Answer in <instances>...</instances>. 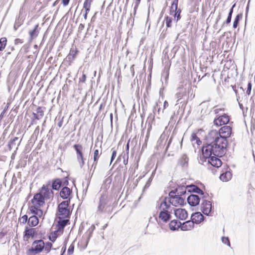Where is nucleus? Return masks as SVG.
<instances>
[{"label":"nucleus","instance_id":"17","mask_svg":"<svg viewBox=\"0 0 255 255\" xmlns=\"http://www.w3.org/2000/svg\"><path fill=\"white\" fill-rule=\"evenodd\" d=\"M191 220L194 224H198L204 220V216L200 212H196L192 214Z\"/></svg>","mask_w":255,"mask_h":255},{"label":"nucleus","instance_id":"12","mask_svg":"<svg viewBox=\"0 0 255 255\" xmlns=\"http://www.w3.org/2000/svg\"><path fill=\"white\" fill-rule=\"evenodd\" d=\"M107 204V195L106 193H103L100 198L98 206L97 207V213H101Z\"/></svg>","mask_w":255,"mask_h":255},{"label":"nucleus","instance_id":"10","mask_svg":"<svg viewBox=\"0 0 255 255\" xmlns=\"http://www.w3.org/2000/svg\"><path fill=\"white\" fill-rule=\"evenodd\" d=\"M31 203L37 207H40L45 204V199L39 193L35 194L31 199Z\"/></svg>","mask_w":255,"mask_h":255},{"label":"nucleus","instance_id":"40","mask_svg":"<svg viewBox=\"0 0 255 255\" xmlns=\"http://www.w3.org/2000/svg\"><path fill=\"white\" fill-rule=\"evenodd\" d=\"M39 207H37L34 205H32L29 207V210L30 212L33 214V215H36V211H37L38 208Z\"/></svg>","mask_w":255,"mask_h":255},{"label":"nucleus","instance_id":"49","mask_svg":"<svg viewBox=\"0 0 255 255\" xmlns=\"http://www.w3.org/2000/svg\"><path fill=\"white\" fill-rule=\"evenodd\" d=\"M224 109L223 108H218L217 106H216L215 107H214V112L215 113V114H218L220 111H224Z\"/></svg>","mask_w":255,"mask_h":255},{"label":"nucleus","instance_id":"41","mask_svg":"<svg viewBox=\"0 0 255 255\" xmlns=\"http://www.w3.org/2000/svg\"><path fill=\"white\" fill-rule=\"evenodd\" d=\"M100 157L99 151L98 149H95L94 152V157L93 159L94 161H97Z\"/></svg>","mask_w":255,"mask_h":255},{"label":"nucleus","instance_id":"25","mask_svg":"<svg viewBox=\"0 0 255 255\" xmlns=\"http://www.w3.org/2000/svg\"><path fill=\"white\" fill-rule=\"evenodd\" d=\"M39 219L36 216L32 215L28 220L27 224L30 227H35L38 225Z\"/></svg>","mask_w":255,"mask_h":255},{"label":"nucleus","instance_id":"57","mask_svg":"<svg viewBox=\"0 0 255 255\" xmlns=\"http://www.w3.org/2000/svg\"><path fill=\"white\" fill-rule=\"evenodd\" d=\"M140 2H137V1L135 0L134 1V14H135L136 12V9L137 8L138 5Z\"/></svg>","mask_w":255,"mask_h":255},{"label":"nucleus","instance_id":"4","mask_svg":"<svg viewBox=\"0 0 255 255\" xmlns=\"http://www.w3.org/2000/svg\"><path fill=\"white\" fill-rule=\"evenodd\" d=\"M69 205V201H64L58 206V219L69 218L70 215V210L68 208Z\"/></svg>","mask_w":255,"mask_h":255},{"label":"nucleus","instance_id":"29","mask_svg":"<svg viewBox=\"0 0 255 255\" xmlns=\"http://www.w3.org/2000/svg\"><path fill=\"white\" fill-rule=\"evenodd\" d=\"M186 189L187 187L185 186L179 187L178 188L176 189L174 192L178 195H179L180 197H182L186 193Z\"/></svg>","mask_w":255,"mask_h":255},{"label":"nucleus","instance_id":"54","mask_svg":"<svg viewBox=\"0 0 255 255\" xmlns=\"http://www.w3.org/2000/svg\"><path fill=\"white\" fill-rule=\"evenodd\" d=\"M231 19H232V17L231 16H228L227 17V18L226 20V21L223 23V25H222V27L225 24H229L230 22H231Z\"/></svg>","mask_w":255,"mask_h":255},{"label":"nucleus","instance_id":"64","mask_svg":"<svg viewBox=\"0 0 255 255\" xmlns=\"http://www.w3.org/2000/svg\"><path fill=\"white\" fill-rule=\"evenodd\" d=\"M4 113H5V110H3L1 112V113L0 114V121L2 120V119L3 117V115L4 114Z\"/></svg>","mask_w":255,"mask_h":255},{"label":"nucleus","instance_id":"23","mask_svg":"<svg viewBox=\"0 0 255 255\" xmlns=\"http://www.w3.org/2000/svg\"><path fill=\"white\" fill-rule=\"evenodd\" d=\"M189 159L186 154H183L179 159L178 164L182 168H186L188 166Z\"/></svg>","mask_w":255,"mask_h":255},{"label":"nucleus","instance_id":"46","mask_svg":"<svg viewBox=\"0 0 255 255\" xmlns=\"http://www.w3.org/2000/svg\"><path fill=\"white\" fill-rule=\"evenodd\" d=\"M43 214V211L40 209V208H38L37 211H36V215L37 218H41Z\"/></svg>","mask_w":255,"mask_h":255},{"label":"nucleus","instance_id":"9","mask_svg":"<svg viewBox=\"0 0 255 255\" xmlns=\"http://www.w3.org/2000/svg\"><path fill=\"white\" fill-rule=\"evenodd\" d=\"M202 199L201 211L205 215L209 216L211 215L212 211V204L210 201L206 200L205 198Z\"/></svg>","mask_w":255,"mask_h":255},{"label":"nucleus","instance_id":"45","mask_svg":"<svg viewBox=\"0 0 255 255\" xmlns=\"http://www.w3.org/2000/svg\"><path fill=\"white\" fill-rule=\"evenodd\" d=\"M252 87V83L251 82H249L248 84V88H247V90L246 91V94L248 95H250L251 94Z\"/></svg>","mask_w":255,"mask_h":255},{"label":"nucleus","instance_id":"32","mask_svg":"<svg viewBox=\"0 0 255 255\" xmlns=\"http://www.w3.org/2000/svg\"><path fill=\"white\" fill-rule=\"evenodd\" d=\"M7 43L6 37H1L0 39V51H2L5 47Z\"/></svg>","mask_w":255,"mask_h":255},{"label":"nucleus","instance_id":"18","mask_svg":"<svg viewBox=\"0 0 255 255\" xmlns=\"http://www.w3.org/2000/svg\"><path fill=\"white\" fill-rule=\"evenodd\" d=\"M21 140L22 138L19 140L18 137H14L13 138L10 139L7 145L9 150H11L13 148L15 147L16 145L18 146L20 144Z\"/></svg>","mask_w":255,"mask_h":255},{"label":"nucleus","instance_id":"63","mask_svg":"<svg viewBox=\"0 0 255 255\" xmlns=\"http://www.w3.org/2000/svg\"><path fill=\"white\" fill-rule=\"evenodd\" d=\"M39 126H37L36 128L35 129V130L34 131V134H36V133H38V132H39Z\"/></svg>","mask_w":255,"mask_h":255},{"label":"nucleus","instance_id":"38","mask_svg":"<svg viewBox=\"0 0 255 255\" xmlns=\"http://www.w3.org/2000/svg\"><path fill=\"white\" fill-rule=\"evenodd\" d=\"M165 21L166 25L167 27H171V23L172 21V18L171 17H168L167 16L165 18Z\"/></svg>","mask_w":255,"mask_h":255},{"label":"nucleus","instance_id":"61","mask_svg":"<svg viewBox=\"0 0 255 255\" xmlns=\"http://www.w3.org/2000/svg\"><path fill=\"white\" fill-rule=\"evenodd\" d=\"M63 118H62V119L60 121V122L58 123V126L59 127V128H61L62 127V125H63Z\"/></svg>","mask_w":255,"mask_h":255},{"label":"nucleus","instance_id":"50","mask_svg":"<svg viewBox=\"0 0 255 255\" xmlns=\"http://www.w3.org/2000/svg\"><path fill=\"white\" fill-rule=\"evenodd\" d=\"M32 116H33V117L32 118V121H34V120H38L41 119L40 117H38V115L36 113H32Z\"/></svg>","mask_w":255,"mask_h":255},{"label":"nucleus","instance_id":"7","mask_svg":"<svg viewBox=\"0 0 255 255\" xmlns=\"http://www.w3.org/2000/svg\"><path fill=\"white\" fill-rule=\"evenodd\" d=\"M44 248V242L42 240L34 241L32 244V247L28 250V252H34L35 254L41 252Z\"/></svg>","mask_w":255,"mask_h":255},{"label":"nucleus","instance_id":"14","mask_svg":"<svg viewBox=\"0 0 255 255\" xmlns=\"http://www.w3.org/2000/svg\"><path fill=\"white\" fill-rule=\"evenodd\" d=\"M174 212L176 217L181 220H184L188 217L187 212L184 209H176Z\"/></svg>","mask_w":255,"mask_h":255},{"label":"nucleus","instance_id":"37","mask_svg":"<svg viewBox=\"0 0 255 255\" xmlns=\"http://www.w3.org/2000/svg\"><path fill=\"white\" fill-rule=\"evenodd\" d=\"M28 216L26 215H24L20 218L18 220L19 222L21 224H25L26 222H28Z\"/></svg>","mask_w":255,"mask_h":255},{"label":"nucleus","instance_id":"56","mask_svg":"<svg viewBox=\"0 0 255 255\" xmlns=\"http://www.w3.org/2000/svg\"><path fill=\"white\" fill-rule=\"evenodd\" d=\"M235 6H236V3H234L232 5L231 8L230 9L229 12L228 13V16H230L232 17V14H233V9L235 7Z\"/></svg>","mask_w":255,"mask_h":255},{"label":"nucleus","instance_id":"44","mask_svg":"<svg viewBox=\"0 0 255 255\" xmlns=\"http://www.w3.org/2000/svg\"><path fill=\"white\" fill-rule=\"evenodd\" d=\"M222 241L224 244H227L229 247L230 246V243L228 237H222Z\"/></svg>","mask_w":255,"mask_h":255},{"label":"nucleus","instance_id":"1","mask_svg":"<svg viewBox=\"0 0 255 255\" xmlns=\"http://www.w3.org/2000/svg\"><path fill=\"white\" fill-rule=\"evenodd\" d=\"M232 128L230 126H225L222 127L217 131L212 130L209 132L207 135V140L210 143L216 145L214 151L218 154H222L227 149L228 142L227 138L231 136Z\"/></svg>","mask_w":255,"mask_h":255},{"label":"nucleus","instance_id":"3","mask_svg":"<svg viewBox=\"0 0 255 255\" xmlns=\"http://www.w3.org/2000/svg\"><path fill=\"white\" fill-rule=\"evenodd\" d=\"M167 198H164L162 200L160 199V202L156 206V208L160 210L159 214V219L164 223H167L171 218V215L167 210L170 208V205L167 202Z\"/></svg>","mask_w":255,"mask_h":255},{"label":"nucleus","instance_id":"39","mask_svg":"<svg viewBox=\"0 0 255 255\" xmlns=\"http://www.w3.org/2000/svg\"><path fill=\"white\" fill-rule=\"evenodd\" d=\"M52 247V243H51L50 242H47L45 244V245L44 244V249H45V251L46 252V253H48L50 251Z\"/></svg>","mask_w":255,"mask_h":255},{"label":"nucleus","instance_id":"6","mask_svg":"<svg viewBox=\"0 0 255 255\" xmlns=\"http://www.w3.org/2000/svg\"><path fill=\"white\" fill-rule=\"evenodd\" d=\"M73 148L76 151L77 160L81 168L85 164V159L83 153V146L81 144H76L73 145Z\"/></svg>","mask_w":255,"mask_h":255},{"label":"nucleus","instance_id":"43","mask_svg":"<svg viewBox=\"0 0 255 255\" xmlns=\"http://www.w3.org/2000/svg\"><path fill=\"white\" fill-rule=\"evenodd\" d=\"M95 229V227L92 225L88 229L87 233H89V237L90 238L92 234L93 231Z\"/></svg>","mask_w":255,"mask_h":255},{"label":"nucleus","instance_id":"58","mask_svg":"<svg viewBox=\"0 0 255 255\" xmlns=\"http://www.w3.org/2000/svg\"><path fill=\"white\" fill-rule=\"evenodd\" d=\"M56 237L55 235L50 236L49 239L52 242H54L56 240Z\"/></svg>","mask_w":255,"mask_h":255},{"label":"nucleus","instance_id":"60","mask_svg":"<svg viewBox=\"0 0 255 255\" xmlns=\"http://www.w3.org/2000/svg\"><path fill=\"white\" fill-rule=\"evenodd\" d=\"M70 0H62V3L64 6L67 5L69 3Z\"/></svg>","mask_w":255,"mask_h":255},{"label":"nucleus","instance_id":"31","mask_svg":"<svg viewBox=\"0 0 255 255\" xmlns=\"http://www.w3.org/2000/svg\"><path fill=\"white\" fill-rule=\"evenodd\" d=\"M243 14L242 13L238 14L233 22V27L234 28H236L239 24V21L242 18Z\"/></svg>","mask_w":255,"mask_h":255},{"label":"nucleus","instance_id":"21","mask_svg":"<svg viewBox=\"0 0 255 255\" xmlns=\"http://www.w3.org/2000/svg\"><path fill=\"white\" fill-rule=\"evenodd\" d=\"M181 225V230L182 231H188L193 228L194 223L191 220V221H187Z\"/></svg>","mask_w":255,"mask_h":255},{"label":"nucleus","instance_id":"36","mask_svg":"<svg viewBox=\"0 0 255 255\" xmlns=\"http://www.w3.org/2000/svg\"><path fill=\"white\" fill-rule=\"evenodd\" d=\"M93 0H85L83 3V8H91Z\"/></svg>","mask_w":255,"mask_h":255},{"label":"nucleus","instance_id":"16","mask_svg":"<svg viewBox=\"0 0 255 255\" xmlns=\"http://www.w3.org/2000/svg\"><path fill=\"white\" fill-rule=\"evenodd\" d=\"M189 188H190V189H188V192H193L198 193L202 197V198H206V197L208 196V194H205L204 192L197 186L192 185L189 187Z\"/></svg>","mask_w":255,"mask_h":255},{"label":"nucleus","instance_id":"11","mask_svg":"<svg viewBox=\"0 0 255 255\" xmlns=\"http://www.w3.org/2000/svg\"><path fill=\"white\" fill-rule=\"evenodd\" d=\"M229 117L226 114H224L215 119L214 121V124L217 127H219L223 125L227 124L229 122Z\"/></svg>","mask_w":255,"mask_h":255},{"label":"nucleus","instance_id":"24","mask_svg":"<svg viewBox=\"0 0 255 255\" xmlns=\"http://www.w3.org/2000/svg\"><path fill=\"white\" fill-rule=\"evenodd\" d=\"M62 185V181L59 178L53 180L51 183V187L53 190H58Z\"/></svg>","mask_w":255,"mask_h":255},{"label":"nucleus","instance_id":"20","mask_svg":"<svg viewBox=\"0 0 255 255\" xmlns=\"http://www.w3.org/2000/svg\"><path fill=\"white\" fill-rule=\"evenodd\" d=\"M71 193V190L70 188L67 187H64L61 189L60 195V197L63 199H67L69 198Z\"/></svg>","mask_w":255,"mask_h":255},{"label":"nucleus","instance_id":"19","mask_svg":"<svg viewBox=\"0 0 255 255\" xmlns=\"http://www.w3.org/2000/svg\"><path fill=\"white\" fill-rule=\"evenodd\" d=\"M36 229L35 228H29L26 227L24 231V238L27 239L30 237H33L36 235Z\"/></svg>","mask_w":255,"mask_h":255},{"label":"nucleus","instance_id":"5","mask_svg":"<svg viewBox=\"0 0 255 255\" xmlns=\"http://www.w3.org/2000/svg\"><path fill=\"white\" fill-rule=\"evenodd\" d=\"M175 193L174 191H170L168 194V197L167 198V202L169 205L171 204L174 206H177L179 205H183L184 203V199L182 197L179 195H174Z\"/></svg>","mask_w":255,"mask_h":255},{"label":"nucleus","instance_id":"27","mask_svg":"<svg viewBox=\"0 0 255 255\" xmlns=\"http://www.w3.org/2000/svg\"><path fill=\"white\" fill-rule=\"evenodd\" d=\"M39 29L40 28H39V24H37L35 25L34 29L32 30L29 31V33L31 39H33L38 36L39 32Z\"/></svg>","mask_w":255,"mask_h":255},{"label":"nucleus","instance_id":"30","mask_svg":"<svg viewBox=\"0 0 255 255\" xmlns=\"http://www.w3.org/2000/svg\"><path fill=\"white\" fill-rule=\"evenodd\" d=\"M178 0H174L173 1L170 7V14H173V13L177 10L178 8Z\"/></svg>","mask_w":255,"mask_h":255},{"label":"nucleus","instance_id":"59","mask_svg":"<svg viewBox=\"0 0 255 255\" xmlns=\"http://www.w3.org/2000/svg\"><path fill=\"white\" fill-rule=\"evenodd\" d=\"M7 50H9V51L7 52V54H10L11 51L14 50V48L13 46H9Z\"/></svg>","mask_w":255,"mask_h":255},{"label":"nucleus","instance_id":"22","mask_svg":"<svg viewBox=\"0 0 255 255\" xmlns=\"http://www.w3.org/2000/svg\"><path fill=\"white\" fill-rule=\"evenodd\" d=\"M181 222L178 221L173 220L170 222L169 226L171 230L175 231L178 230L179 228L181 229Z\"/></svg>","mask_w":255,"mask_h":255},{"label":"nucleus","instance_id":"47","mask_svg":"<svg viewBox=\"0 0 255 255\" xmlns=\"http://www.w3.org/2000/svg\"><path fill=\"white\" fill-rule=\"evenodd\" d=\"M74 249V246L73 245H71L69 247V249L68 250V252H67L68 255H71L73 253Z\"/></svg>","mask_w":255,"mask_h":255},{"label":"nucleus","instance_id":"33","mask_svg":"<svg viewBox=\"0 0 255 255\" xmlns=\"http://www.w3.org/2000/svg\"><path fill=\"white\" fill-rule=\"evenodd\" d=\"M45 107H38L36 109V114L38 115V117L41 119L44 116Z\"/></svg>","mask_w":255,"mask_h":255},{"label":"nucleus","instance_id":"48","mask_svg":"<svg viewBox=\"0 0 255 255\" xmlns=\"http://www.w3.org/2000/svg\"><path fill=\"white\" fill-rule=\"evenodd\" d=\"M86 75L84 73H83L82 77L79 78V83H84L86 80Z\"/></svg>","mask_w":255,"mask_h":255},{"label":"nucleus","instance_id":"35","mask_svg":"<svg viewBox=\"0 0 255 255\" xmlns=\"http://www.w3.org/2000/svg\"><path fill=\"white\" fill-rule=\"evenodd\" d=\"M191 140H196V143L198 145H200L201 143V141L200 138L197 136L196 133H193L191 135Z\"/></svg>","mask_w":255,"mask_h":255},{"label":"nucleus","instance_id":"62","mask_svg":"<svg viewBox=\"0 0 255 255\" xmlns=\"http://www.w3.org/2000/svg\"><path fill=\"white\" fill-rule=\"evenodd\" d=\"M168 106V103L167 101H165L163 104V109H165L166 108H167Z\"/></svg>","mask_w":255,"mask_h":255},{"label":"nucleus","instance_id":"34","mask_svg":"<svg viewBox=\"0 0 255 255\" xmlns=\"http://www.w3.org/2000/svg\"><path fill=\"white\" fill-rule=\"evenodd\" d=\"M186 91L185 89H182L181 91L178 92L176 94V98L177 99V102L179 101V100L181 99L182 97L185 95Z\"/></svg>","mask_w":255,"mask_h":255},{"label":"nucleus","instance_id":"2","mask_svg":"<svg viewBox=\"0 0 255 255\" xmlns=\"http://www.w3.org/2000/svg\"><path fill=\"white\" fill-rule=\"evenodd\" d=\"M215 146H217L210 143L207 144L203 146L202 152L203 158L205 159V161L207 159L208 163L214 167L218 168L222 165V161L218 157L223 156L226 153L227 149H225V152L223 153L218 154L214 151ZM202 161L203 162L204 160Z\"/></svg>","mask_w":255,"mask_h":255},{"label":"nucleus","instance_id":"26","mask_svg":"<svg viewBox=\"0 0 255 255\" xmlns=\"http://www.w3.org/2000/svg\"><path fill=\"white\" fill-rule=\"evenodd\" d=\"M69 221L68 218L59 219V221L57 222L58 230H61L63 229Z\"/></svg>","mask_w":255,"mask_h":255},{"label":"nucleus","instance_id":"15","mask_svg":"<svg viewBox=\"0 0 255 255\" xmlns=\"http://www.w3.org/2000/svg\"><path fill=\"white\" fill-rule=\"evenodd\" d=\"M77 53V50L76 48H71L69 54L66 58V61L68 62L69 63V65H71L74 60L76 56Z\"/></svg>","mask_w":255,"mask_h":255},{"label":"nucleus","instance_id":"52","mask_svg":"<svg viewBox=\"0 0 255 255\" xmlns=\"http://www.w3.org/2000/svg\"><path fill=\"white\" fill-rule=\"evenodd\" d=\"M97 163H98L97 161H94V163H93V164L91 166V168L90 171H91L93 169L92 174H93V173L96 168Z\"/></svg>","mask_w":255,"mask_h":255},{"label":"nucleus","instance_id":"13","mask_svg":"<svg viewBox=\"0 0 255 255\" xmlns=\"http://www.w3.org/2000/svg\"><path fill=\"white\" fill-rule=\"evenodd\" d=\"M201 198V196L200 197L198 195L191 194L188 197L187 200L191 206L194 207L199 204Z\"/></svg>","mask_w":255,"mask_h":255},{"label":"nucleus","instance_id":"53","mask_svg":"<svg viewBox=\"0 0 255 255\" xmlns=\"http://www.w3.org/2000/svg\"><path fill=\"white\" fill-rule=\"evenodd\" d=\"M23 42V41L19 38H16L14 40V45H17L19 44H21Z\"/></svg>","mask_w":255,"mask_h":255},{"label":"nucleus","instance_id":"8","mask_svg":"<svg viewBox=\"0 0 255 255\" xmlns=\"http://www.w3.org/2000/svg\"><path fill=\"white\" fill-rule=\"evenodd\" d=\"M51 185L50 181H48L46 185H43L41 187L40 192L41 194L45 199H50L51 196L53 194V192L51 189H50Z\"/></svg>","mask_w":255,"mask_h":255},{"label":"nucleus","instance_id":"55","mask_svg":"<svg viewBox=\"0 0 255 255\" xmlns=\"http://www.w3.org/2000/svg\"><path fill=\"white\" fill-rule=\"evenodd\" d=\"M172 15L174 16V18L176 19V21H177L178 20H179L181 18L180 14H179V13H173V14H172Z\"/></svg>","mask_w":255,"mask_h":255},{"label":"nucleus","instance_id":"51","mask_svg":"<svg viewBox=\"0 0 255 255\" xmlns=\"http://www.w3.org/2000/svg\"><path fill=\"white\" fill-rule=\"evenodd\" d=\"M157 111L158 114H159V112L160 111V107L158 106L157 103H156L153 108V112Z\"/></svg>","mask_w":255,"mask_h":255},{"label":"nucleus","instance_id":"42","mask_svg":"<svg viewBox=\"0 0 255 255\" xmlns=\"http://www.w3.org/2000/svg\"><path fill=\"white\" fill-rule=\"evenodd\" d=\"M112 156H111V158L110 163H112V162L114 160V159L115 158V157H116V155H117V151L116 149H115L114 148H113L112 149Z\"/></svg>","mask_w":255,"mask_h":255},{"label":"nucleus","instance_id":"28","mask_svg":"<svg viewBox=\"0 0 255 255\" xmlns=\"http://www.w3.org/2000/svg\"><path fill=\"white\" fill-rule=\"evenodd\" d=\"M232 174L230 171H226L220 175V179L223 182H227L230 180L232 178Z\"/></svg>","mask_w":255,"mask_h":255}]
</instances>
